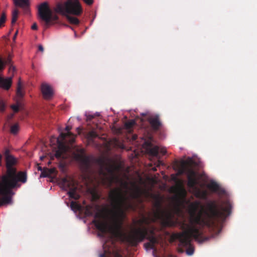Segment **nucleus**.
<instances>
[{"label": "nucleus", "mask_w": 257, "mask_h": 257, "mask_svg": "<svg viewBox=\"0 0 257 257\" xmlns=\"http://www.w3.org/2000/svg\"><path fill=\"white\" fill-rule=\"evenodd\" d=\"M3 178H2V181L0 182V195L3 197Z\"/></svg>", "instance_id": "72a5a7b5"}, {"label": "nucleus", "mask_w": 257, "mask_h": 257, "mask_svg": "<svg viewBox=\"0 0 257 257\" xmlns=\"http://www.w3.org/2000/svg\"><path fill=\"white\" fill-rule=\"evenodd\" d=\"M88 118L90 119H91V118H93V116L92 115H89L88 116Z\"/></svg>", "instance_id": "49530a36"}, {"label": "nucleus", "mask_w": 257, "mask_h": 257, "mask_svg": "<svg viewBox=\"0 0 257 257\" xmlns=\"http://www.w3.org/2000/svg\"><path fill=\"white\" fill-rule=\"evenodd\" d=\"M148 229L146 227H138L134 228L126 238V241L132 246H136L138 243L147 238L149 242L155 246L158 240L154 236L148 235Z\"/></svg>", "instance_id": "39448f33"}, {"label": "nucleus", "mask_w": 257, "mask_h": 257, "mask_svg": "<svg viewBox=\"0 0 257 257\" xmlns=\"http://www.w3.org/2000/svg\"><path fill=\"white\" fill-rule=\"evenodd\" d=\"M9 71H12L13 72V75H14V73L16 71V68L13 65H11V66H10V68H9Z\"/></svg>", "instance_id": "ea45409f"}, {"label": "nucleus", "mask_w": 257, "mask_h": 257, "mask_svg": "<svg viewBox=\"0 0 257 257\" xmlns=\"http://www.w3.org/2000/svg\"><path fill=\"white\" fill-rule=\"evenodd\" d=\"M17 96L20 98V99L23 98L24 95V93L22 91V85L20 81L17 86Z\"/></svg>", "instance_id": "412c9836"}, {"label": "nucleus", "mask_w": 257, "mask_h": 257, "mask_svg": "<svg viewBox=\"0 0 257 257\" xmlns=\"http://www.w3.org/2000/svg\"><path fill=\"white\" fill-rule=\"evenodd\" d=\"M17 34L18 33H15V35H14L13 37V41H15L16 38H17Z\"/></svg>", "instance_id": "37998d69"}, {"label": "nucleus", "mask_w": 257, "mask_h": 257, "mask_svg": "<svg viewBox=\"0 0 257 257\" xmlns=\"http://www.w3.org/2000/svg\"><path fill=\"white\" fill-rule=\"evenodd\" d=\"M38 170H42V168H41V167H39V168H38Z\"/></svg>", "instance_id": "de8ad7c7"}, {"label": "nucleus", "mask_w": 257, "mask_h": 257, "mask_svg": "<svg viewBox=\"0 0 257 257\" xmlns=\"http://www.w3.org/2000/svg\"><path fill=\"white\" fill-rule=\"evenodd\" d=\"M5 108V105L3 101H0V111H4Z\"/></svg>", "instance_id": "4c0bfd02"}, {"label": "nucleus", "mask_w": 257, "mask_h": 257, "mask_svg": "<svg viewBox=\"0 0 257 257\" xmlns=\"http://www.w3.org/2000/svg\"><path fill=\"white\" fill-rule=\"evenodd\" d=\"M79 153L75 154V159L79 162L80 168L83 173L89 174L92 172V168L94 163H97L100 167L99 174L101 178L103 184H107L110 186L113 182L115 178V168L111 165H109L104 159L100 158L95 159L94 157L85 155V151L81 149Z\"/></svg>", "instance_id": "7ed1b4c3"}, {"label": "nucleus", "mask_w": 257, "mask_h": 257, "mask_svg": "<svg viewBox=\"0 0 257 257\" xmlns=\"http://www.w3.org/2000/svg\"><path fill=\"white\" fill-rule=\"evenodd\" d=\"M18 131V125L17 124H15L11 126V132L13 134H16Z\"/></svg>", "instance_id": "7c9ffc66"}, {"label": "nucleus", "mask_w": 257, "mask_h": 257, "mask_svg": "<svg viewBox=\"0 0 257 257\" xmlns=\"http://www.w3.org/2000/svg\"><path fill=\"white\" fill-rule=\"evenodd\" d=\"M121 185L126 189L124 192L121 188H116L111 190L108 196L112 207V209L108 210L112 223V226L108 228L107 224L100 220L101 215L100 213H96L94 215V219L92 223L102 234L106 233L108 229L113 232L118 231L125 218V212L133 208L132 204L126 196L128 189V183L122 182Z\"/></svg>", "instance_id": "f03ea898"}, {"label": "nucleus", "mask_w": 257, "mask_h": 257, "mask_svg": "<svg viewBox=\"0 0 257 257\" xmlns=\"http://www.w3.org/2000/svg\"><path fill=\"white\" fill-rule=\"evenodd\" d=\"M11 107L15 112H18L19 110V105H13Z\"/></svg>", "instance_id": "f704fd0d"}, {"label": "nucleus", "mask_w": 257, "mask_h": 257, "mask_svg": "<svg viewBox=\"0 0 257 257\" xmlns=\"http://www.w3.org/2000/svg\"><path fill=\"white\" fill-rule=\"evenodd\" d=\"M5 155L7 169V174L5 175H8V177H14L16 168H14L13 166L16 164V160L10 154V152L8 150H6Z\"/></svg>", "instance_id": "9b49d317"}, {"label": "nucleus", "mask_w": 257, "mask_h": 257, "mask_svg": "<svg viewBox=\"0 0 257 257\" xmlns=\"http://www.w3.org/2000/svg\"><path fill=\"white\" fill-rule=\"evenodd\" d=\"M135 124V121L134 120H130L125 123V127L128 131L131 130V129L133 127V126Z\"/></svg>", "instance_id": "b1692460"}, {"label": "nucleus", "mask_w": 257, "mask_h": 257, "mask_svg": "<svg viewBox=\"0 0 257 257\" xmlns=\"http://www.w3.org/2000/svg\"><path fill=\"white\" fill-rule=\"evenodd\" d=\"M223 204L224 207L219 206L215 201H210L207 204L206 209L202 208L196 213L200 203L196 201L191 203L189 224H187L184 220L179 221L177 218L175 219L174 214L169 210L162 209L161 203L158 201L155 203L156 209L153 212L154 220H161L166 225L170 227L175 226L178 224L183 231L173 233L171 237L174 240H178L180 245L189 246L186 250V253L191 255L194 253V249L191 246L192 238L199 242H203L207 239V238L203 237L202 232L196 225L213 228L216 226V222L225 220L230 214L232 206L228 200L225 201Z\"/></svg>", "instance_id": "f257e3e1"}, {"label": "nucleus", "mask_w": 257, "mask_h": 257, "mask_svg": "<svg viewBox=\"0 0 257 257\" xmlns=\"http://www.w3.org/2000/svg\"><path fill=\"white\" fill-rule=\"evenodd\" d=\"M147 120L151 125L152 129L154 131L159 130L162 125L159 115L158 114L149 116L147 118Z\"/></svg>", "instance_id": "2eb2a0df"}, {"label": "nucleus", "mask_w": 257, "mask_h": 257, "mask_svg": "<svg viewBox=\"0 0 257 257\" xmlns=\"http://www.w3.org/2000/svg\"><path fill=\"white\" fill-rule=\"evenodd\" d=\"M55 10L61 14H69L80 16L83 12L81 4L79 0H67L64 3H59Z\"/></svg>", "instance_id": "423d86ee"}, {"label": "nucleus", "mask_w": 257, "mask_h": 257, "mask_svg": "<svg viewBox=\"0 0 257 257\" xmlns=\"http://www.w3.org/2000/svg\"><path fill=\"white\" fill-rule=\"evenodd\" d=\"M12 56L11 54L9 55L8 58L4 62L0 58V71H3L6 64H11L12 62ZM12 83V76L5 79L0 75V87L6 90L10 89Z\"/></svg>", "instance_id": "9d476101"}, {"label": "nucleus", "mask_w": 257, "mask_h": 257, "mask_svg": "<svg viewBox=\"0 0 257 257\" xmlns=\"http://www.w3.org/2000/svg\"><path fill=\"white\" fill-rule=\"evenodd\" d=\"M71 129V126H70L67 125L66 126L65 130L67 132V133H61L60 134L59 137L57 140V142L59 144H62L66 137H69L70 138V143L71 144H72L74 142L76 136L72 134L71 132H69Z\"/></svg>", "instance_id": "f8f14e48"}, {"label": "nucleus", "mask_w": 257, "mask_h": 257, "mask_svg": "<svg viewBox=\"0 0 257 257\" xmlns=\"http://www.w3.org/2000/svg\"><path fill=\"white\" fill-rule=\"evenodd\" d=\"M41 91L45 99H51L54 93L52 87L46 83H43L41 86Z\"/></svg>", "instance_id": "4468645a"}, {"label": "nucleus", "mask_w": 257, "mask_h": 257, "mask_svg": "<svg viewBox=\"0 0 257 257\" xmlns=\"http://www.w3.org/2000/svg\"><path fill=\"white\" fill-rule=\"evenodd\" d=\"M177 191L179 194V195L182 197V198H185L187 195V192L185 190V189L184 188V187L180 185L178 188H177Z\"/></svg>", "instance_id": "aec40b11"}, {"label": "nucleus", "mask_w": 257, "mask_h": 257, "mask_svg": "<svg viewBox=\"0 0 257 257\" xmlns=\"http://www.w3.org/2000/svg\"><path fill=\"white\" fill-rule=\"evenodd\" d=\"M62 187L65 190H69L67 194L70 198L74 200L80 198V195L77 193V186L73 179L64 178L62 180Z\"/></svg>", "instance_id": "1a4fd4ad"}, {"label": "nucleus", "mask_w": 257, "mask_h": 257, "mask_svg": "<svg viewBox=\"0 0 257 257\" xmlns=\"http://www.w3.org/2000/svg\"><path fill=\"white\" fill-rule=\"evenodd\" d=\"M188 182L187 186L192 189L196 193L197 197L205 198L207 196L206 191H202L197 186L198 181L196 178V173L194 170H190L189 174L187 175Z\"/></svg>", "instance_id": "6e6552de"}, {"label": "nucleus", "mask_w": 257, "mask_h": 257, "mask_svg": "<svg viewBox=\"0 0 257 257\" xmlns=\"http://www.w3.org/2000/svg\"><path fill=\"white\" fill-rule=\"evenodd\" d=\"M27 181V175L26 171H20L17 173L15 170L14 177H8V175L3 176V197L2 201L3 203L9 204L11 202L12 189L17 186L18 182L25 183Z\"/></svg>", "instance_id": "20e7f679"}, {"label": "nucleus", "mask_w": 257, "mask_h": 257, "mask_svg": "<svg viewBox=\"0 0 257 257\" xmlns=\"http://www.w3.org/2000/svg\"><path fill=\"white\" fill-rule=\"evenodd\" d=\"M38 49L39 51H41V52H43L44 51V48H43V47L42 46V45H39V46H38Z\"/></svg>", "instance_id": "79ce46f5"}, {"label": "nucleus", "mask_w": 257, "mask_h": 257, "mask_svg": "<svg viewBox=\"0 0 257 257\" xmlns=\"http://www.w3.org/2000/svg\"><path fill=\"white\" fill-rule=\"evenodd\" d=\"M14 1L16 6L22 8H27L29 5L28 0H14Z\"/></svg>", "instance_id": "6ab92c4d"}, {"label": "nucleus", "mask_w": 257, "mask_h": 257, "mask_svg": "<svg viewBox=\"0 0 257 257\" xmlns=\"http://www.w3.org/2000/svg\"><path fill=\"white\" fill-rule=\"evenodd\" d=\"M190 170L193 169L190 166L189 162L187 161H182L181 164V168L178 171V174L179 175L186 174L188 175Z\"/></svg>", "instance_id": "f3484780"}, {"label": "nucleus", "mask_w": 257, "mask_h": 257, "mask_svg": "<svg viewBox=\"0 0 257 257\" xmlns=\"http://www.w3.org/2000/svg\"><path fill=\"white\" fill-rule=\"evenodd\" d=\"M145 144L149 147L148 150L150 155L159 159L157 161V166L158 167L163 165L164 163L162 161L159 160L160 158L159 157V147L157 146L152 147V143L149 142H146Z\"/></svg>", "instance_id": "ddd939ff"}, {"label": "nucleus", "mask_w": 257, "mask_h": 257, "mask_svg": "<svg viewBox=\"0 0 257 257\" xmlns=\"http://www.w3.org/2000/svg\"><path fill=\"white\" fill-rule=\"evenodd\" d=\"M84 3L88 6L92 5L94 3V0H82Z\"/></svg>", "instance_id": "c9c22d12"}, {"label": "nucleus", "mask_w": 257, "mask_h": 257, "mask_svg": "<svg viewBox=\"0 0 257 257\" xmlns=\"http://www.w3.org/2000/svg\"><path fill=\"white\" fill-rule=\"evenodd\" d=\"M144 246L146 249H156L155 246L152 245L150 242L145 243Z\"/></svg>", "instance_id": "2f4dec72"}, {"label": "nucleus", "mask_w": 257, "mask_h": 257, "mask_svg": "<svg viewBox=\"0 0 257 257\" xmlns=\"http://www.w3.org/2000/svg\"><path fill=\"white\" fill-rule=\"evenodd\" d=\"M55 171V169L54 168L49 169L48 170H47L46 171H44L42 172L41 176H43V177H47L49 175L54 173Z\"/></svg>", "instance_id": "a878e982"}, {"label": "nucleus", "mask_w": 257, "mask_h": 257, "mask_svg": "<svg viewBox=\"0 0 257 257\" xmlns=\"http://www.w3.org/2000/svg\"><path fill=\"white\" fill-rule=\"evenodd\" d=\"M85 213V215L88 216H91L93 215V212L89 206L86 207Z\"/></svg>", "instance_id": "c756f323"}, {"label": "nucleus", "mask_w": 257, "mask_h": 257, "mask_svg": "<svg viewBox=\"0 0 257 257\" xmlns=\"http://www.w3.org/2000/svg\"><path fill=\"white\" fill-rule=\"evenodd\" d=\"M19 14V11L17 10H15L13 12L12 14V24H14L16 22Z\"/></svg>", "instance_id": "393cba45"}, {"label": "nucleus", "mask_w": 257, "mask_h": 257, "mask_svg": "<svg viewBox=\"0 0 257 257\" xmlns=\"http://www.w3.org/2000/svg\"><path fill=\"white\" fill-rule=\"evenodd\" d=\"M112 254L113 257H122V255L120 251L117 250L113 251Z\"/></svg>", "instance_id": "473e14b6"}, {"label": "nucleus", "mask_w": 257, "mask_h": 257, "mask_svg": "<svg viewBox=\"0 0 257 257\" xmlns=\"http://www.w3.org/2000/svg\"><path fill=\"white\" fill-rule=\"evenodd\" d=\"M76 34H77V33H74V35H75V37H76Z\"/></svg>", "instance_id": "09e8293b"}, {"label": "nucleus", "mask_w": 257, "mask_h": 257, "mask_svg": "<svg viewBox=\"0 0 257 257\" xmlns=\"http://www.w3.org/2000/svg\"><path fill=\"white\" fill-rule=\"evenodd\" d=\"M62 155V153L60 151L58 150L56 151V152L55 153V156L56 158H60L61 157Z\"/></svg>", "instance_id": "e433bc0d"}, {"label": "nucleus", "mask_w": 257, "mask_h": 257, "mask_svg": "<svg viewBox=\"0 0 257 257\" xmlns=\"http://www.w3.org/2000/svg\"><path fill=\"white\" fill-rule=\"evenodd\" d=\"M159 151L163 155H165L167 153L166 149L165 148H159Z\"/></svg>", "instance_id": "58836bf2"}, {"label": "nucleus", "mask_w": 257, "mask_h": 257, "mask_svg": "<svg viewBox=\"0 0 257 257\" xmlns=\"http://www.w3.org/2000/svg\"><path fill=\"white\" fill-rule=\"evenodd\" d=\"M2 156L1 154H0V166L2 165Z\"/></svg>", "instance_id": "c03bdc74"}, {"label": "nucleus", "mask_w": 257, "mask_h": 257, "mask_svg": "<svg viewBox=\"0 0 257 257\" xmlns=\"http://www.w3.org/2000/svg\"><path fill=\"white\" fill-rule=\"evenodd\" d=\"M99 257H106L105 254L104 253H102L100 254Z\"/></svg>", "instance_id": "a18cd8bd"}, {"label": "nucleus", "mask_w": 257, "mask_h": 257, "mask_svg": "<svg viewBox=\"0 0 257 257\" xmlns=\"http://www.w3.org/2000/svg\"><path fill=\"white\" fill-rule=\"evenodd\" d=\"M6 20V15L3 13L0 19V28L4 26V24Z\"/></svg>", "instance_id": "c85d7f7f"}, {"label": "nucleus", "mask_w": 257, "mask_h": 257, "mask_svg": "<svg viewBox=\"0 0 257 257\" xmlns=\"http://www.w3.org/2000/svg\"><path fill=\"white\" fill-rule=\"evenodd\" d=\"M68 20L69 22L73 24L77 25L79 23V20L77 18L74 17H69Z\"/></svg>", "instance_id": "bb28decb"}, {"label": "nucleus", "mask_w": 257, "mask_h": 257, "mask_svg": "<svg viewBox=\"0 0 257 257\" xmlns=\"http://www.w3.org/2000/svg\"><path fill=\"white\" fill-rule=\"evenodd\" d=\"M208 188L212 192H216L219 195H224L225 191L221 188L219 185L215 181H211L207 185Z\"/></svg>", "instance_id": "dca6fc26"}, {"label": "nucleus", "mask_w": 257, "mask_h": 257, "mask_svg": "<svg viewBox=\"0 0 257 257\" xmlns=\"http://www.w3.org/2000/svg\"><path fill=\"white\" fill-rule=\"evenodd\" d=\"M142 194V190L140 187L135 186L133 192L131 194V196L134 199L139 198Z\"/></svg>", "instance_id": "a211bd4d"}, {"label": "nucleus", "mask_w": 257, "mask_h": 257, "mask_svg": "<svg viewBox=\"0 0 257 257\" xmlns=\"http://www.w3.org/2000/svg\"><path fill=\"white\" fill-rule=\"evenodd\" d=\"M31 29L34 31L37 30V25L36 23L33 24V25L31 26Z\"/></svg>", "instance_id": "a19ab883"}, {"label": "nucleus", "mask_w": 257, "mask_h": 257, "mask_svg": "<svg viewBox=\"0 0 257 257\" xmlns=\"http://www.w3.org/2000/svg\"><path fill=\"white\" fill-rule=\"evenodd\" d=\"M70 208L73 211L76 212L81 209V206L76 202L72 201L70 204Z\"/></svg>", "instance_id": "5701e85b"}, {"label": "nucleus", "mask_w": 257, "mask_h": 257, "mask_svg": "<svg viewBox=\"0 0 257 257\" xmlns=\"http://www.w3.org/2000/svg\"><path fill=\"white\" fill-rule=\"evenodd\" d=\"M98 137V134L94 131H90L88 134L87 139L90 142H93V139Z\"/></svg>", "instance_id": "4be33fe9"}, {"label": "nucleus", "mask_w": 257, "mask_h": 257, "mask_svg": "<svg viewBox=\"0 0 257 257\" xmlns=\"http://www.w3.org/2000/svg\"><path fill=\"white\" fill-rule=\"evenodd\" d=\"M38 13L40 18L44 22L46 27L53 24L58 20L57 16H53L47 2H44L39 5Z\"/></svg>", "instance_id": "0eeeda50"}, {"label": "nucleus", "mask_w": 257, "mask_h": 257, "mask_svg": "<svg viewBox=\"0 0 257 257\" xmlns=\"http://www.w3.org/2000/svg\"><path fill=\"white\" fill-rule=\"evenodd\" d=\"M138 223L140 225H142L143 224H149V220L146 217H143L141 219L139 220L138 221Z\"/></svg>", "instance_id": "cd10ccee"}]
</instances>
